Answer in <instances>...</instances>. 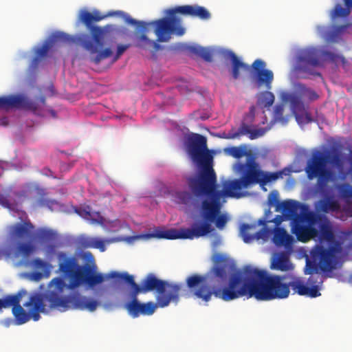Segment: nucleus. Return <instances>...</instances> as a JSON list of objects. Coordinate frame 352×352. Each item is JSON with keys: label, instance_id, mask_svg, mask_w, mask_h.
I'll return each mask as SVG.
<instances>
[{"label": "nucleus", "instance_id": "nucleus-1", "mask_svg": "<svg viewBox=\"0 0 352 352\" xmlns=\"http://www.w3.org/2000/svg\"><path fill=\"white\" fill-rule=\"evenodd\" d=\"M285 278V276L269 274L265 270L245 265L230 277L224 288L216 287L210 292L204 287L197 295L206 301L210 300L212 295L224 301L245 296L262 301L285 299L289 296L290 290L288 283L284 282Z\"/></svg>", "mask_w": 352, "mask_h": 352}, {"label": "nucleus", "instance_id": "nucleus-2", "mask_svg": "<svg viewBox=\"0 0 352 352\" xmlns=\"http://www.w3.org/2000/svg\"><path fill=\"white\" fill-rule=\"evenodd\" d=\"M310 239L318 241L309 250V297L316 298L321 295V273H331L340 266L343 243L336 239L332 224L324 214L309 210Z\"/></svg>", "mask_w": 352, "mask_h": 352}, {"label": "nucleus", "instance_id": "nucleus-3", "mask_svg": "<svg viewBox=\"0 0 352 352\" xmlns=\"http://www.w3.org/2000/svg\"><path fill=\"white\" fill-rule=\"evenodd\" d=\"M165 13L166 14L165 17L148 23L138 21L123 11H116L111 15L122 17L129 24L136 25L137 34H140L136 45L140 48L153 47L155 50H158L160 46L147 37L146 33L148 32L149 26L154 28L157 41L167 42L172 34L182 36L185 33V29L182 25V19L178 14L198 18L204 21L209 20L211 17L210 12L205 7L197 4L175 6L166 10Z\"/></svg>", "mask_w": 352, "mask_h": 352}, {"label": "nucleus", "instance_id": "nucleus-4", "mask_svg": "<svg viewBox=\"0 0 352 352\" xmlns=\"http://www.w3.org/2000/svg\"><path fill=\"white\" fill-rule=\"evenodd\" d=\"M217 182L210 187L203 186L192 190L191 192L197 197L206 196L210 200L204 199L201 202L203 212V221L195 222L190 228H181L179 230H162L157 228L151 233L146 234V237L166 239H193L207 235L212 231L211 223L214 222L216 227L222 230L228 222L226 214H220L221 204V198L226 197L222 190H217Z\"/></svg>", "mask_w": 352, "mask_h": 352}, {"label": "nucleus", "instance_id": "nucleus-5", "mask_svg": "<svg viewBox=\"0 0 352 352\" xmlns=\"http://www.w3.org/2000/svg\"><path fill=\"white\" fill-rule=\"evenodd\" d=\"M65 287L64 280L60 277H56L50 282L45 294L35 293L30 296L28 301L24 304V307L34 321L40 319V313L46 311L44 300L49 302L50 309H57L61 311L74 308L92 312L100 305L97 300L80 294L62 297L60 294L63 292Z\"/></svg>", "mask_w": 352, "mask_h": 352}, {"label": "nucleus", "instance_id": "nucleus-6", "mask_svg": "<svg viewBox=\"0 0 352 352\" xmlns=\"http://www.w3.org/2000/svg\"><path fill=\"white\" fill-rule=\"evenodd\" d=\"M106 278H114L118 281H124L131 287L133 295L140 293L146 294L150 292H156V300L159 307L164 308L170 302L177 304L179 300L182 285L178 283H169L166 280L159 279L154 274H147L142 280L140 285H138L132 275L127 272L120 273L113 271L106 274Z\"/></svg>", "mask_w": 352, "mask_h": 352}, {"label": "nucleus", "instance_id": "nucleus-7", "mask_svg": "<svg viewBox=\"0 0 352 352\" xmlns=\"http://www.w3.org/2000/svg\"><path fill=\"white\" fill-rule=\"evenodd\" d=\"M103 19L104 16H100L98 12L93 14L84 10L80 14V19L87 28L90 29L93 40H91L87 34H80L75 38L66 33L58 32L52 35L51 42L78 43L91 54H97L95 56L91 57V60L96 64H98L101 60L112 55V51L110 48L99 50L104 45V31L100 27L92 25L94 22L100 21Z\"/></svg>", "mask_w": 352, "mask_h": 352}, {"label": "nucleus", "instance_id": "nucleus-8", "mask_svg": "<svg viewBox=\"0 0 352 352\" xmlns=\"http://www.w3.org/2000/svg\"><path fill=\"white\" fill-rule=\"evenodd\" d=\"M186 151L191 160L199 166L197 176L188 179L190 190L206 186L210 187L217 182L216 173L212 168V156L207 148V139L205 136L192 133L186 140Z\"/></svg>", "mask_w": 352, "mask_h": 352}, {"label": "nucleus", "instance_id": "nucleus-9", "mask_svg": "<svg viewBox=\"0 0 352 352\" xmlns=\"http://www.w3.org/2000/svg\"><path fill=\"white\" fill-rule=\"evenodd\" d=\"M57 259L58 272L68 280V284L65 287L69 289H74L82 285L93 288L107 278L106 274L96 272V266L79 265L75 256L60 252L57 254Z\"/></svg>", "mask_w": 352, "mask_h": 352}, {"label": "nucleus", "instance_id": "nucleus-10", "mask_svg": "<svg viewBox=\"0 0 352 352\" xmlns=\"http://www.w3.org/2000/svg\"><path fill=\"white\" fill-rule=\"evenodd\" d=\"M239 170L241 173V177L222 182V192L218 195L224 193L226 197L240 198L242 196L241 190L259 184L262 170L254 158H249L245 164L240 163Z\"/></svg>", "mask_w": 352, "mask_h": 352}, {"label": "nucleus", "instance_id": "nucleus-11", "mask_svg": "<svg viewBox=\"0 0 352 352\" xmlns=\"http://www.w3.org/2000/svg\"><path fill=\"white\" fill-rule=\"evenodd\" d=\"M214 265L211 267L210 271L206 276L199 274H192L188 276L186 280V285L190 292L197 298L201 299L206 302L203 298H199L197 295V292L204 287H206L210 292L213 291L214 288H224L228 285L230 277L234 274L232 273L228 279L227 283L223 286L213 285L212 288L206 285L207 281L213 282L214 280L223 282L228 278V264L225 258L220 254H217L214 258ZM240 270H239V271ZM238 272V270H237ZM236 271L235 272V273Z\"/></svg>", "mask_w": 352, "mask_h": 352}, {"label": "nucleus", "instance_id": "nucleus-12", "mask_svg": "<svg viewBox=\"0 0 352 352\" xmlns=\"http://www.w3.org/2000/svg\"><path fill=\"white\" fill-rule=\"evenodd\" d=\"M282 217L291 221L292 232L299 241L308 242V205L297 201L286 200L278 206Z\"/></svg>", "mask_w": 352, "mask_h": 352}, {"label": "nucleus", "instance_id": "nucleus-13", "mask_svg": "<svg viewBox=\"0 0 352 352\" xmlns=\"http://www.w3.org/2000/svg\"><path fill=\"white\" fill-rule=\"evenodd\" d=\"M329 163L338 168H342L343 163L341 154L336 151L332 154L320 155L314 159L313 162H309V179L312 176L318 177V185L320 189L323 190L327 187L329 182L334 179V173L327 167Z\"/></svg>", "mask_w": 352, "mask_h": 352}, {"label": "nucleus", "instance_id": "nucleus-14", "mask_svg": "<svg viewBox=\"0 0 352 352\" xmlns=\"http://www.w3.org/2000/svg\"><path fill=\"white\" fill-rule=\"evenodd\" d=\"M307 93L308 89L305 85L296 83L294 92L284 94L282 97L284 102H289L291 110L301 126L308 123V111L305 109L304 102V98Z\"/></svg>", "mask_w": 352, "mask_h": 352}, {"label": "nucleus", "instance_id": "nucleus-15", "mask_svg": "<svg viewBox=\"0 0 352 352\" xmlns=\"http://www.w3.org/2000/svg\"><path fill=\"white\" fill-rule=\"evenodd\" d=\"M325 62H330L338 66L339 62H341L344 65L347 61L344 56L340 54L315 47H309V67H324ZM309 76L322 78L320 73L313 72L310 67Z\"/></svg>", "mask_w": 352, "mask_h": 352}, {"label": "nucleus", "instance_id": "nucleus-16", "mask_svg": "<svg viewBox=\"0 0 352 352\" xmlns=\"http://www.w3.org/2000/svg\"><path fill=\"white\" fill-rule=\"evenodd\" d=\"M45 98L41 96L36 100H32L21 95H10L0 97V109L8 110L12 108H23L38 113L40 104H44Z\"/></svg>", "mask_w": 352, "mask_h": 352}, {"label": "nucleus", "instance_id": "nucleus-17", "mask_svg": "<svg viewBox=\"0 0 352 352\" xmlns=\"http://www.w3.org/2000/svg\"><path fill=\"white\" fill-rule=\"evenodd\" d=\"M130 296L131 300L125 305V308L129 314L134 318L139 317L140 315L151 316L159 307L157 301L155 303L152 301L144 303L139 302L137 298L138 295L134 296L133 292H130Z\"/></svg>", "mask_w": 352, "mask_h": 352}, {"label": "nucleus", "instance_id": "nucleus-18", "mask_svg": "<svg viewBox=\"0 0 352 352\" xmlns=\"http://www.w3.org/2000/svg\"><path fill=\"white\" fill-rule=\"evenodd\" d=\"M251 67L256 77L257 87L263 86L267 90L271 89L274 74L271 70L265 69L266 63L261 59H256Z\"/></svg>", "mask_w": 352, "mask_h": 352}, {"label": "nucleus", "instance_id": "nucleus-19", "mask_svg": "<svg viewBox=\"0 0 352 352\" xmlns=\"http://www.w3.org/2000/svg\"><path fill=\"white\" fill-rule=\"evenodd\" d=\"M22 298V295L20 292L16 294L11 295L10 298L12 299V303L10 307H12V314L17 322V324H22L32 318V316L29 311H25L24 309L21 306L20 302Z\"/></svg>", "mask_w": 352, "mask_h": 352}, {"label": "nucleus", "instance_id": "nucleus-20", "mask_svg": "<svg viewBox=\"0 0 352 352\" xmlns=\"http://www.w3.org/2000/svg\"><path fill=\"white\" fill-rule=\"evenodd\" d=\"M34 226L30 222L15 223L10 227V236L15 240H27L32 237Z\"/></svg>", "mask_w": 352, "mask_h": 352}, {"label": "nucleus", "instance_id": "nucleus-21", "mask_svg": "<svg viewBox=\"0 0 352 352\" xmlns=\"http://www.w3.org/2000/svg\"><path fill=\"white\" fill-rule=\"evenodd\" d=\"M223 55L226 58L231 60V75L234 80L240 77V69H249V65L243 63L232 51L226 50L223 52Z\"/></svg>", "mask_w": 352, "mask_h": 352}, {"label": "nucleus", "instance_id": "nucleus-22", "mask_svg": "<svg viewBox=\"0 0 352 352\" xmlns=\"http://www.w3.org/2000/svg\"><path fill=\"white\" fill-rule=\"evenodd\" d=\"M307 155L305 151H298L296 153L294 162L298 164L302 163V167L294 170H293L290 167H286L279 171H276L278 179L282 178L283 176L289 175L293 171L299 172L303 170L307 174H308V160H307Z\"/></svg>", "mask_w": 352, "mask_h": 352}, {"label": "nucleus", "instance_id": "nucleus-23", "mask_svg": "<svg viewBox=\"0 0 352 352\" xmlns=\"http://www.w3.org/2000/svg\"><path fill=\"white\" fill-rule=\"evenodd\" d=\"M344 6L340 3H336L333 8L330 11L329 15L332 21L338 19H346L352 12V0H342Z\"/></svg>", "mask_w": 352, "mask_h": 352}, {"label": "nucleus", "instance_id": "nucleus-24", "mask_svg": "<svg viewBox=\"0 0 352 352\" xmlns=\"http://www.w3.org/2000/svg\"><path fill=\"white\" fill-rule=\"evenodd\" d=\"M292 75L297 79L307 78L308 76V53L305 52L296 58V65L292 69Z\"/></svg>", "mask_w": 352, "mask_h": 352}, {"label": "nucleus", "instance_id": "nucleus-25", "mask_svg": "<svg viewBox=\"0 0 352 352\" xmlns=\"http://www.w3.org/2000/svg\"><path fill=\"white\" fill-rule=\"evenodd\" d=\"M19 192L6 190L3 193H0V206L10 210H14L19 204L16 199L21 197Z\"/></svg>", "mask_w": 352, "mask_h": 352}, {"label": "nucleus", "instance_id": "nucleus-26", "mask_svg": "<svg viewBox=\"0 0 352 352\" xmlns=\"http://www.w3.org/2000/svg\"><path fill=\"white\" fill-rule=\"evenodd\" d=\"M294 267L288 254L285 252L277 253L272 263V268L281 272H290Z\"/></svg>", "mask_w": 352, "mask_h": 352}, {"label": "nucleus", "instance_id": "nucleus-27", "mask_svg": "<svg viewBox=\"0 0 352 352\" xmlns=\"http://www.w3.org/2000/svg\"><path fill=\"white\" fill-rule=\"evenodd\" d=\"M273 243L278 247L291 248L294 239L283 228H276L272 238Z\"/></svg>", "mask_w": 352, "mask_h": 352}, {"label": "nucleus", "instance_id": "nucleus-28", "mask_svg": "<svg viewBox=\"0 0 352 352\" xmlns=\"http://www.w3.org/2000/svg\"><path fill=\"white\" fill-rule=\"evenodd\" d=\"M340 208V205L339 202L331 196L319 200L316 206V209L318 212H322L324 213L337 212Z\"/></svg>", "mask_w": 352, "mask_h": 352}, {"label": "nucleus", "instance_id": "nucleus-29", "mask_svg": "<svg viewBox=\"0 0 352 352\" xmlns=\"http://www.w3.org/2000/svg\"><path fill=\"white\" fill-rule=\"evenodd\" d=\"M290 279L291 280L288 283L289 290L291 288L294 293L301 296L308 295V285L305 284L302 278L292 276Z\"/></svg>", "mask_w": 352, "mask_h": 352}, {"label": "nucleus", "instance_id": "nucleus-30", "mask_svg": "<svg viewBox=\"0 0 352 352\" xmlns=\"http://www.w3.org/2000/svg\"><path fill=\"white\" fill-rule=\"evenodd\" d=\"M80 243L84 248L98 249L100 252L106 250L105 241L98 237H85L81 239Z\"/></svg>", "mask_w": 352, "mask_h": 352}, {"label": "nucleus", "instance_id": "nucleus-31", "mask_svg": "<svg viewBox=\"0 0 352 352\" xmlns=\"http://www.w3.org/2000/svg\"><path fill=\"white\" fill-rule=\"evenodd\" d=\"M274 95L269 91H265L258 94V104L263 107H271L274 102Z\"/></svg>", "mask_w": 352, "mask_h": 352}, {"label": "nucleus", "instance_id": "nucleus-32", "mask_svg": "<svg viewBox=\"0 0 352 352\" xmlns=\"http://www.w3.org/2000/svg\"><path fill=\"white\" fill-rule=\"evenodd\" d=\"M241 133L248 134L250 140H254L258 138L266 132L265 129L261 128L258 129H250V127L246 124H243L240 128Z\"/></svg>", "mask_w": 352, "mask_h": 352}, {"label": "nucleus", "instance_id": "nucleus-33", "mask_svg": "<svg viewBox=\"0 0 352 352\" xmlns=\"http://www.w3.org/2000/svg\"><path fill=\"white\" fill-rule=\"evenodd\" d=\"M277 179H278V176L276 172L270 173L262 170V173L260 177L259 185L261 187H264L267 184L275 182Z\"/></svg>", "mask_w": 352, "mask_h": 352}, {"label": "nucleus", "instance_id": "nucleus-34", "mask_svg": "<svg viewBox=\"0 0 352 352\" xmlns=\"http://www.w3.org/2000/svg\"><path fill=\"white\" fill-rule=\"evenodd\" d=\"M224 152L227 155L232 156L236 159H239L246 155L245 150L236 146L226 148L224 149Z\"/></svg>", "mask_w": 352, "mask_h": 352}, {"label": "nucleus", "instance_id": "nucleus-35", "mask_svg": "<svg viewBox=\"0 0 352 352\" xmlns=\"http://www.w3.org/2000/svg\"><path fill=\"white\" fill-rule=\"evenodd\" d=\"M34 249V247L30 243H17L16 250L19 253L25 256L30 254Z\"/></svg>", "mask_w": 352, "mask_h": 352}, {"label": "nucleus", "instance_id": "nucleus-36", "mask_svg": "<svg viewBox=\"0 0 352 352\" xmlns=\"http://www.w3.org/2000/svg\"><path fill=\"white\" fill-rule=\"evenodd\" d=\"M252 228H254V226L250 225L248 223H243L240 227L241 234L243 236V241L245 243H249L254 239L253 236L248 234V231Z\"/></svg>", "mask_w": 352, "mask_h": 352}, {"label": "nucleus", "instance_id": "nucleus-37", "mask_svg": "<svg viewBox=\"0 0 352 352\" xmlns=\"http://www.w3.org/2000/svg\"><path fill=\"white\" fill-rule=\"evenodd\" d=\"M52 45L50 42H45L41 47L36 49L35 54L36 56L39 57L42 59L45 57L51 47Z\"/></svg>", "mask_w": 352, "mask_h": 352}, {"label": "nucleus", "instance_id": "nucleus-38", "mask_svg": "<svg viewBox=\"0 0 352 352\" xmlns=\"http://www.w3.org/2000/svg\"><path fill=\"white\" fill-rule=\"evenodd\" d=\"M176 197L180 203L184 204H188L192 201V195L187 191L177 192Z\"/></svg>", "mask_w": 352, "mask_h": 352}, {"label": "nucleus", "instance_id": "nucleus-39", "mask_svg": "<svg viewBox=\"0 0 352 352\" xmlns=\"http://www.w3.org/2000/svg\"><path fill=\"white\" fill-rule=\"evenodd\" d=\"M284 113V105L280 104L275 107L274 111V117L275 120L285 122V118L283 117Z\"/></svg>", "mask_w": 352, "mask_h": 352}, {"label": "nucleus", "instance_id": "nucleus-40", "mask_svg": "<svg viewBox=\"0 0 352 352\" xmlns=\"http://www.w3.org/2000/svg\"><path fill=\"white\" fill-rule=\"evenodd\" d=\"M283 201L279 202L278 199V192L276 191H272L268 196V204L270 206H276V210L281 212V210L278 208V205Z\"/></svg>", "mask_w": 352, "mask_h": 352}, {"label": "nucleus", "instance_id": "nucleus-41", "mask_svg": "<svg viewBox=\"0 0 352 352\" xmlns=\"http://www.w3.org/2000/svg\"><path fill=\"white\" fill-rule=\"evenodd\" d=\"M258 225L263 226V228L256 233V237L257 239L264 238L268 233L269 230L266 228L267 221L265 219H259L258 221Z\"/></svg>", "mask_w": 352, "mask_h": 352}, {"label": "nucleus", "instance_id": "nucleus-42", "mask_svg": "<svg viewBox=\"0 0 352 352\" xmlns=\"http://www.w3.org/2000/svg\"><path fill=\"white\" fill-rule=\"evenodd\" d=\"M199 57L206 62H212V54L211 51L204 47L201 49Z\"/></svg>", "mask_w": 352, "mask_h": 352}, {"label": "nucleus", "instance_id": "nucleus-43", "mask_svg": "<svg viewBox=\"0 0 352 352\" xmlns=\"http://www.w3.org/2000/svg\"><path fill=\"white\" fill-rule=\"evenodd\" d=\"M11 295H6L3 298H0V311L3 309H7L10 307L12 303V299L10 298Z\"/></svg>", "mask_w": 352, "mask_h": 352}, {"label": "nucleus", "instance_id": "nucleus-44", "mask_svg": "<svg viewBox=\"0 0 352 352\" xmlns=\"http://www.w3.org/2000/svg\"><path fill=\"white\" fill-rule=\"evenodd\" d=\"M130 45H119L117 48L116 54L113 58V60H117L122 54L129 47Z\"/></svg>", "mask_w": 352, "mask_h": 352}, {"label": "nucleus", "instance_id": "nucleus-45", "mask_svg": "<svg viewBox=\"0 0 352 352\" xmlns=\"http://www.w3.org/2000/svg\"><path fill=\"white\" fill-rule=\"evenodd\" d=\"M203 47L199 45H189L186 47L188 52L199 56Z\"/></svg>", "mask_w": 352, "mask_h": 352}, {"label": "nucleus", "instance_id": "nucleus-46", "mask_svg": "<svg viewBox=\"0 0 352 352\" xmlns=\"http://www.w3.org/2000/svg\"><path fill=\"white\" fill-rule=\"evenodd\" d=\"M33 263L36 268L44 269L49 267V264L39 258L34 259Z\"/></svg>", "mask_w": 352, "mask_h": 352}, {"label": "nucleus", "instance_id": "nucleus-47", "mask_svg": "<svg viewBox=\"0 0 352 352\" xmlns=\"http://www.w3.org/2000/svg\"><path fill=\"white\" fill-rule=\"evenodd\" d=\"M352 24L348 23L344 25H340L336 26L334 28V34L336 35L342 34L349 27H350Z\"/></svg>", "mask_w": 352, "mask_h": 352}, {"label": "nucleus", "instance_id": "nucleus-48", "mask_svg": "<svg viewBox=\"0 0 352 352\" xmlns=\"http://www.w3.org/2000/svg\"><path fill=\"white\" fill-rule=\"evenodd\" d=\"M41 60V59L39 58V57L35 56L31 62V64L30 65V69L34 70L35 69H36Z\"/></svg>", "mask_w": 352, "mask_h": 352}, {"label": "nucleus", "instance_id": "nucleus-49", "mask_svg": "<svg viewBox=\"0 0 352 352\" xmlns=\"http://www.w3.org/2000/svg\"><path fill=\"white\" fill-rule=\"evenodd\" d=\"M77 212L85 219H91V213L89 211H87L86 210L83 209L80 210H77Z\"/></svg>", "mask_w": 352, "mask_h": 352}, {"label": "nucleus", "instance_id": "nucleus-50", "mask_svg": "<svg viewBox=\"0 0 352 352\" xmlns=\"http://www.w3.org/2000/svg\"><path fill=\"white\" fill-rule=\"evenodd\" d=\"M239 133H234L232 135H226V133L222 134V135H219L220 138H226V139H230V138H235L237 136H239Z\"/></svg>", "mask_w": 352, "mask_h": 352}, {"label": "nucleus", "instance_id": "nucleus-51", "mask_svg": "<svg viewBox=\"0 0 352 352\" xmlns=\"http://www.w3.org/2000/svg\"><path fill=\"white\" fill-rule=\"evenodd\" d=\"M304 258L305 260V265L304 267V272H305V274H308V254L305 253Z\"/></svg>", "mask_w": 352, "mask_h": 352}, {"label": "nucleus", "instance_id": "nucleus-52", "mask_svg": "<svg viewBox=\"0 0 352 352\" xmlns=\"http://www.w3.org/2000/svg\"><path fill=\"white\" fill-rule=\"evenodd\" d=\"M317 98H318L317 94L314 91H311L309 89V100H314V99H316Z\"/></svg>", "mask_w": 352, "mask_h": 352}, {"label": "nucleus", "instance_id": "nucleus-53", "mask_svg": "<svg viewBox=\"0 0 352 352\" xmlns=\"http://www.w3.org/2000/svg\"><path fill=\"white\" fill-rule=\"evenodd\" d=\"M8 124V118H3L0 120V124L3 126H6Z\"/></svg>", "mask_w": 352, "mask_h": 352}, {"label": "nucleus", "instance_id": "nucleus-54", "mask_svg": "<svg viewBox=\"0 0 352 352\" xmlns=\"http://www.w3.org/2000/svg\"><path fill=\"white\" fill-rule=\"evenodd\" d=\"M272 221L276 223L277 225L281 222V217L277 216Z\"/></svg>", "mask_w": 352, "mask_h": 352}, {"label": "nucleus", "instance_id": "nucleus-55", "mask_svg": "<svg viewBox=\"0 0 352 352\" xmlns=\"http://www.w3.org/2000/svg\"><path fill=\"white\" fill-rule=\"evenodd\" d=\"M98 216L100 218V221H97V222H102V217H100V215L99 214H98Z\"/></svg>", "mask_w": 352, "mask_h": 352}, {"label": "nucleus", "instance_id": "nucleus-56", "mask_svg": "<svg viewBox=\"0 0 352 352\" xmlns=\"http://www.w3.org/2000/svg\"><path fill=\"white\" fill-rule=\"evenodd\" d=\"M309 122H312L313 120L311 118V117L309 116Z\"/></svg>", "mask_w": 352, "mask_h": 352}]
</instances>
